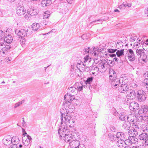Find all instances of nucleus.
<instances>
[{
	"instance_id": "nucleus-34",
	"label": "nucleus",
	"mask_w": 148,
	"mask_h": 148,
	"mask_svg": "<svg viewBox=\"0 0 148 148\" xmlns=\"http://www.w3.org/2000/svg\"><path fill=\"white\" fill-rule=\"evenodd\" d=\"M144 50L142 49H137L136 50V53L137 55L140 56L143 53Z\"/></svg>"
},
{
	"instance_id": "nucleus-35",
	"label": "nucleus",
	"mask_w": 148,
	"mask_h": 148,
	"mask_svg": "<svg viewBox=\"0 0 148 148\" xmlns=\"http://www.w3.org/2000/svg\"><path fill=\"white\" fill-rule=\"evenodd\" d=\"M141 128L143 132H148V130L147 125L145 124H143L141 126Z\"/></svg>"
},
{
	"instance_id": "nucleus-30",
	"label": "nucleus",
	"mask_w": 148,
	"mask_h": 148,
	"mask_svg": "<svg viewBox=\"0 0 148 148\" xmlns=\"http://www.w3.org/2000/svg\"><path fill=\"white\" fill-rule=\"evenodd\" d=\"M140 57L142 60L144 62H146L147 61V56L145 53L144 51Z\"/></svg>"
},
{
	"instance_id": "nucleus-37",
	"label": "nucleus",
	"mask_w": 148,
	"mask_h": 148,
	"mask_svg": "<svg viewBox=\"0 0 148 148\" xmlns=\"http://www.w3.org/2000/svg\"><path fill=\"white\" fill-rule=\"evenodd\" d=\"M90 34H85L82 35L81 36V38L84 40L88 39L90 37Z\"/></svg>"
},
{
	"instance_id": "nucleus-8",
	"label": "nucleus",
	"mask_w": 148,
	"mask_h": 148,
	"mask_svg": "<svg viewBox=\"0 0 148 148\" xmlns=\"http://www.w3.org/2000/svg\"><path fill=\"white\" fill-rule=\"evenodd\" d=\"M127 52H128L127 57L129 60L131 62L134 61L136 59V57L133 50L130 49L127 51Z\"/></svg>"
},
{
	"instance_id": "nucleus-29",
	"label": "nucleus",
	"mask_w": 148,
	"mask_h": 148,
	"mask_svg": "<svg viewBox=\"0 0 148 148\" xmlns=\"http://www.w3.org/2000/svg\"><path fill=\"white\" fill-rule=\"evenodd\" d=\"M108 136L109 139L112 141L116 140V138H117V137L116 136V135H115L113 134H109Z\"/></svg>"
},
{
	"instance_id": "nucleus-59",
	"label": "nucleus",
	"mask_w": 148,
	"mask_h": 148,
	"mask_svg": "<svg viewBox=\"0 0 148 148\" xmlns=\"http://www.w3.org/2000/svg\"><path fill=\"white\" fill-rule=\"evenodd\" d=\"M82 65H83V66H82V69H89V68L88 67H86L85 68V66L84 65V64L82 63Z\"/></svg>"
},
{
	"instance_id": "nucleus-63",
	"label": "nucleus",
	"mask_w": 148,
	"mask_h": 148,
	"mask_svg": "<svg viewBox=\"0 0 148 148\" xmlns=\"http://www.w3.org/2000/svg\"><path fill=\"white\" fill-rule=\"evenodd\" d=\"M118 146L119 147H123V144H121V143H116Z\"/></svg>"
},
{
	"instance_id": "nucleus-1",
	"label": "nucleus",
	"mask_w": 148,
	"mask_h": 148,
	"mask_svg": "<svg viewBox=\"0 0 148 148\" xmlns=\"http://www.w3.org/2000/svg\"><path fill=\"white\" fill-rule=\"evenodd\" d=\"M28 31L27 28L23 29L21 30L16 29L15 30V34L19 36L18 40H20V43L21 45L25 44L26 40L24 37L29 36Z\"/></svg>"
},
{
	"instance_id": "nucleus-49",
	"label": "nucleus",
	"mask_w": 148,
	"mask_h": 148,
	"mask_svg": "<svg viewBox=\"0 0 148 148\" xmlns=\"http://www.w3.org/2000/svg\"><path fill=\"white\" fill-rule=\"evenodd\" d=\"M108 65L110 66H112L114 64V61L109 60L108 61Z\"/></svg>"
},
{
	"instance_id": "nucleus-7",
	"label": "nucleus",
	"mask_w": 148,
	"mask_h": 148,
	"mask_svg": "<svg viewBox=\"0 0 148 148\" xmlns=\"http://www.w3.org/2000/svg\"><path fill=\"white\" fill-rule=\"evenodd\" d=\"M108 65H109L108 63L106 60H103L102 62L99 65L100 71L102 72H104L106 69Z\"/></svg>"
},
{
	"instance_id": "nucleus-20",
	"label": "nucleus",
	"mask_w": 148,
	"mask_h": 148,
	"mask_svg": "<svg viewBox=\"0 0 148 148\" xmlns=\"http://www.w3.org/2000/svg\"><path fill=\"white\" fill-rule=\"evenodd\" d=\"M121 84L120 87L119 89L121 90V92H124L125 91H127L128 90L129 87L128 86H127V84Z\"/></svg>"
},
{
	"instance_id": "nucleus-39",
	"label": "nucleus",
	"mask_w": 148,
	"mask_h": 148,
	"mask_svg": "<svg viewBox=\"0 0 148 148\" xmlns=\"http://www.w3.org/2000/svg\"><path fill=\"white\" fill-rule=\"evenodd\" d=\"M133 118L131 115H129L127 116V122H134V119Z\"/></svg>"
},
{
	"instance_id": "nucleus-22",
	"label": "nucleus",
	"mask_w": 148,
	"mask_h": 148,
	"mask_svg": "<svg viewBox=\"0 0 148 148\" xmlns=\"http://www.w3.org/2000/svg\"><path fill=\"white\" fill-rule=\"evenodd\" d=\"M130 123L126 121L124 123L122 126V127L126 130H129L130 129Z\"/></svg>"
},
{
	"instance_id": "nucleus-50",
	"label": "nucleus",
	"mask_w": 148,
	"mask_h": 148,
	"mask_svg": "<svg viewBox=\"0 0 148 148\" xmlns=\"http://www.w3.org/2000/svg\"><path fill=\"white\" fill-rule=\"evenodd\" d=\"M27 138L25 140L27 142L28 141V142H30L31 143H32V138L31 137V136L29 135H27Z\"/></svg>"
},
{
	"instance_id": "nucleus-10",
	"label": "nucleus",
	"mask_w": 148,
	"mask_h": 148,
	"mask_svg": "<svg viewBox=\"0 0 148 148\" xmlns=\"http://www.w3.org/2000/svg\"><path fill=\"white\" fill-rule=\"evenodd\" d=\"M26 10L23 6H17L16 8V14L19 16L23 15L26 13Z\"/></svg>"
},
{
	"instance_id": "nucleus-46",
	"label": "nucleus",
	"mask_w": 148,
	"mask_h": 148,
	"mask_svg": "<svg viewBox=\"0 0 148 148\" xmlns=\"http://www.w3.org/2000/svg\"><path fill=\"white\" fill-rule=\"evenodd\" d=\"M102 60H101V59H98L97 58H95L94 62L96 64H98V65H99V64L102 62Z\"/></svg>"
},
{
	"instance_id": "nucleus-38",
	"label": "nucleus",
	"mask_w": 148,
	"mask_h": 148,
	"mask_svg": "<svg viewBox=\"0 0 148 148\" xmlns=\"http://www.w3.org/2000/svg\"><path fill=\"white\" fill-rule=\"evenodd\" d=\"M130 136L126 140H124V143L126 145H131V138H130Z\"/></svg>"
},
{
	"instance_id": "nucleus-18",
	"label": "nucleus",
	"mask_w": 148,
	"mask_h": 148,
	"mask_svg": "<svg viewBox=\"0 0 148 148\" xmlns=\"http://www.w3.org/2000/svg\"><path fill=\"white\" fill-rule=\"evenodd\" d=\"M5 44L9 45L12 42L13 40V38L10 35H6L5 34V36L3 38Z\"/></svg>"
},
{
	"instance_id": "nucleus-43",
	"label": "nucleus",
	"mask_w": 148,
	"mask_h": 148,
	"mask_svg": "<svg viewBox=\"0 0 148 148\" xmlns=\"http://www.w3.org/2000/svg\"><path fill=\"white\" fill-rule=\"evenodd\" d=\"M91 70H95L96 71H98L100 70L99 67V65H98V66L97 67L96 66L94 65L91 68Z\"/></svg>"
},
{
	"instance_id": "nucleus-45",
	"label": "nucleus",
	"mask_w": 148,
	"mask_h": 148,
	"mask_svg": "<svg viewBox=\"0 0 148 148\" xmlns=\"http://www.w3.org/2000/svg\"><path fill=\"white\" fill-rule=\"evenodd\" d=\"M25 101L24 100H23L19 102L16 104H15L14 106V108H16L18 107L19 106L21 105L23 103H24Z\"/></svg>"
},
{
	"instance_id": "nucleus-6",
	"label": "nucleus",
	"mask_w": 148,
	"mask_h": 148,
	"mask_svg": "<svg viewBox=\"0 0 148 148\" xmlns=\"http://www.w3.org/2000/svg\"><path fill=\"white\" fill-rule=\"evenodd\" d=\"M140 140H143V143L146 146H148V133L147 132H142L138 137Z\"/></svg>"
},
{
	"instance_id": "nucleus-25",
	"label": "nucleus",
	"mask_w": 148,
	"mask_h": 148,
	"mask_svg": "<svg viewBox=\"0 0 148 148\" xmlns=\"http://www.w3.org/2000/svg\"><path fill=\"white\" fill-rule=\"evenodd\" d=\"M12 143L13 145H16L18 144L19 143V140L18 137L17 136H14L12 138Z\"/></svg>"
},
{
	"instance_id": "nucleus-2",
	"label": "nucleus",
	"mask_w": 148,
	"mask_h": 148,
	"mask_svg": "<svg viewBox=\"0 0 148 148\" xmlns=\"http://www.w3.org/2000/svg\"><path fill=\"white\" fill-rule=\"evenodd\" d=\"M109 76L110 79L111 81V82L117 83L119 81V83H126V82H125L124 78L122 77L120 78V79H117L116 77V72L112 69H110L109 71Z\"/></svg>"
},
{
	"instance_id": "nucleus-19",
	"label": "nucleus",
	"mask_w": 148,
	"mask_h": 148,
	"mask_svg": "<svg viewBox=\"0 0 148 148\" xmlns=\"http://www.w3.org/2000/svg\"><path fill=\"white\" fill-rule=\"evenodd\" d=\"M140 114L147 113L148 115V107L147 106H143L138 112Z\"/></svg>"
},
{
	"instance_id": "nucleus-60",
	"label": "nucleus",
	"mask_w": 148,
	"mask_h": 148,
	"mask_svg": "<svg viewBox=\"0 0 148 148\" xmlns=\"http://www.w3.org/2000/svg\"><path fill=\"white\" fill-rule=\"evenodd\" d=\"M78 148H85V147L84 145L83 144L80 145L78 147H77Z\"/></svg>"
},
{
	"instance_id": "nucleus-24",
	"label": "nucleus",
	"mask_w": 148,
	"mask_h": 148,
	"mask_svg": "<svg viewBox=\"0 0 148 148\" xmlns=\"http://www.w3.org/2000/svg\"><path fill=\"white\" fill-rule=\"evenodd\" d=\"M101 49H99V48L97 47H94L92 51L93 53L94 54V56H100V53L101 52L100 51Z\"/></svg>"
},
{
	"instance_id": "nucleus-53",
	"label": "nucleus",
	"mask_w": 148,
	"mask_h": 148,
	"mask_svg": "<svg viewBox=\"0 0 148 148\" xmlns=\"http://www.w3.org/2000/svg\"><path fill=\"white\" fill-rule=\"evenodd\" d=\"M104 20V19L103 18L99 19L97 20H96L92 22H91L90 23L92 24V23H95L96 22H99L100 21H103Z\"/></svg>"
},
{
	"instance_id": "nucleus-12",
	"label": "nucleus",
	"mask_w": 148,
	"mask_h": 148,
	"mask_svg": "<svg viewBox=\"0 0 148 148\" xmlns=\"http://www.w3.org/2000/svg\"><path fill=\"white\" fill-rule=\"evenodd\" d=\"M3 143L6 145H10L12 142V138L9 135H8L4 137L2 140Z\"/></svg>"
},
{
	"instance_id": "nucleus-11",
	"label": "nucleus",
	"mask_w": 148,
	"mask_h": 148,
	"mask_svg": "<svg viewBox=\"0 0 148 148\" xmlns=\"http://www.w3.org/2000/svg\"><path fill=\"white\" fill-rule=\"evenodd\" d=\"M127 97H128V99H133L136 97V93L134 90L130 89L126 92Z\"/></svg>"
},
{
	"instance_id": "nucleus-56",
	"label": "nucleus",
	"mask_w": 148,
	"mask_h": 148,
	"mask_svg": "<svg viewBox=\"0 0 148 148\" xmlns=\"http://www.w3.org/2000/svg\"><path fill=\"white\" fill-rule=\"evenodd\" d=\"M124 140H120L117 141L116 143H121L123 144L124 143Z\"/></svg>"
},
{
	"instance_id": "nucleus-31",
	"label": "nucleus",
	"mask_w": 148,
	"mask_h": 148,
	"mask_svg": "<svg viewBox=\"0 0 148 148\" xmlns=\"http://www.w3.org/2000/svg\"><path fill=\"white\" fill-rule=\"evenodd\" d=\"M71 102H65L63 104V105L66 107L68 109H71Z\"/></svg>"
},
{
	"instance_id": "nucleus-48",
	"label": "nucleus",
	"mask_w": 148,
	"mask_h": 148,
	"mask_svg": "<svg viewBox=\"0 0 148 148\" xmlns=\"http://www.w3.org/2000/svg\"><path fill=\"white\" fill-rule=\"evenodd\" d=\"M5 36L4 32L1 30H0V40L3 39Z\"/></svg>"
},
{
	"instance_id": "nucleus-28",
	"label": "nucleus",
	"mask_w": 148,
	"mask_h": 148,
	"mask_svg": "<svg viewBox=\"0 0 148 148\" xmlns=\"http://www.w3.org/2000/svg\"><path fill=\"white\" fill-rule=\"evenodd\" d=\"M130 138H131V145L132 144H137L138 143V139L134 136H130Z\"/></svg>"
},
{
	"instance_id": "nucleus-58",
	"label": "nucleus",
	"mask_w": 148,
	"mask_h": 148,
	"mask_svg": "<svg viewBox=\"0 0 148 148\" xmlns=\"http://www.w3.org/2000/svg\"><path fill=\"white\" fill-rule=\"evenodd\" d=\"M9 148H18L17 145H11Z\"/></svg>"
},
{
	"instance_id": "nucleus-52",
	"label": "nucleus",
	"mask_w": 148,
	"mask_h": 148,
	"mask_svg": "<svg viewBox=\"0 0 148 148\" xmlns=\"http://www.w3.org/2000/svg\"><path fill=\"white\" fill-rule=\"evenodd\" d=\"M83 50L85 52V53L89 54V51L90 50V47H88L87 48H84Z\"/></svg>"
},
{
	"instance_id": "nucleus-32",
	"label": "nucleus",
	"mask_w": 148,
	"mask_h": 148,
	"mask_svg": "<svg viewBox=\"0 0 148 148\" xmlns=\"http://www.w3.org/2000/svg\"><path fill=\"white\" fill-rule=\"evenodd\" d=\"M124 49H122L121 50H117L116 54L118 57H120L124 55Z\"/></svg>"
},
{
	"instance_id": "nucleus-62",
	"label": "nucleus",
	"mask_w": 148,
	"mask_h": 148,
	"mask_svg": "<svg viewBox=\"0 0 148 148\" xmlns=\"http://www.w3.org/2000/svg\"><path fill=\"white\" fill-rule=\"evenodd\" d=\"M67 2L69 4H71L72 3L74 0H66Z\"/></svg>"
},
{
	"instance_id": "nucleus-26",
	"label": "nucleus",
	"mask_w": 148,
	"mask_h": 148,
	"mask_svg": "<svg viewBox=\"0 0 148 148\" xmlns=\"http://www.w3.org/2000/svg\"><path fill=\"white\" fill-rule=\"evenodd\" d=\"M40 25L39 23H34L32 25V29L34 31H37L40 27Z\"/></svg>"
},
{
	"instance_id": "nucleus-16",
	"label": "nucleus",
	"mask_w": 148,
	"mask_h": 148,
	"mask_svg": "<svg viewBox=\"0 0 148 148\" xmlns=\"http://www.w3.org/2000/svg\"><path fill=\"white\" fill-rule=\"evenodd\" d=\"M74 95H71L67 93L64 96V100L65 102H71L72 101L75 99Z\"/></svg>"
},
{
	"instance_id": "nucleus-3",
	"label": "nucleus",
	"mask_w": 148,
	"mask_h": 148,
	"mask_svg": "<svg viewBox=\"0 0 148 148\" xmlns=\"http://www.w3.org/2000/svg\"><path fill=\"white\" fill-rule=\"evenodd\" d=\"M62 124L63 123L62 122L61 124ZM67 126V124L65 123L64 127L63 125L62 126V125L60 127L58 131V133L60 135V137H63L66 135L71 134L70 133V132Z\"/></svg>"
},
{
	"instance_id": "nucleus-21",
	"label": "nucleus",
	"mask_w": 148,
	"mask_h": 148,
	"mask_svg": "<svg viewBox=\"0 0 148 148\" xmlns=\"http://www.w3.org/2000/svg\"><path fill=\"white\" fill-rule=\"evenodd\" d=\"M116 136L119 140H124L125 139V136L124 134L122 132H118L116 134Z\"/></svg>"
},
{
	"instance_id": "nucleus-9",
	"label": "nucleus",
	"mask_w": 148,
	"mask_h": 148,
	"mask_svg": "<svg viewBox=\"0 0 148 148\" xmlns=\"http://www.w3.org/2000/svg\"><path fill=\"white\" fill-rule=\"evenodd\" d=\"M63 139L66 142L69 143V144L73 140H75L76 138L74 135H72V134H69L67 135L64 136V137H63Z\"/></svg>"
},
{
	"instance_id": "nucleus-54",
	"label": "nucleus",
	"mask_w": 148,
	"mask_h": 148,
	"mask_svg": "<svg viewBox=\"0 0 148 148\" xmlns=\"http://www.w3.org/2000/svg\"><path fill=\"white\" fill-rule=\"evenodd\" d=\"M69 111L68 109L66 107L64 106L63 108V110L62 111L60 112V113L62 114V112H65V113H66V111Z\"/></svg>"
},
{
	"instance_id": "nucleus-15",
	"label": "nucleus",
	"mask_w": 148,
	"mask_h": 148,
	"mask_svg": "<svg viewBox=\"0 0 148 148\" xmlns=\"http://www.w3.org/2000/svg\"><path fill=\"white\" fill-rule=\"evenodd\" d=\"M69 144L71 148H78L77 147L80 145V143L76 138V139L73 140Z\"/></svg>"
},
{
	"instance_id": "nucleus-5",
	"label": "nucleus",
	"mask_w": 148,
	"mask_h": 148,
	"mask_svg": "<svg viewBox=\"0 0 148 148\" xmlns=\"http://www.w3.org/2000/svg\"><path fill=\"white\" fill-rule=\"evenodd\" d=\"M136 97L139 101H144L146 98V93L142 90H138L137 92Z\"/></svg>"
},
{
	"instance_id": "nucleus-41",
	"label": "nucleus",
	"mask_w": 148,
	"mask_h": 148,
	"mask_svg": "<svg viewBox=\"0 0 148 148\" xmlns=\"http://www.w3.org/2000/svg\"><path fill=\"white\" fill-rule=\"evenodd\" d=\"M31 16H32L30 14H29V12H27V13L25 15L24 17L27 20H30L31 18Z\"/></svg>"
},
{
	"instance_id": "nucleus-40",
	"label": "nucleus",
	"mask_w": 148,
	"mask_h": 148,
	"mask_svg": "<svg viewBox=\"0 0 148 148\" xmlns=\"http://www.w3.org/2000/svg\"><path fill=\"white\" fill-rule=\"evenodd\" d=\"M93 77H88L85 81V83H91L92 82Z\"/></svg>"
},
{
	"instance_id": "nucleus-36",
	"label": "nucleus",
	"mask_w": 148,
	"mask_h": 148,
	"mask_svg": "<svg viewBox=\"0 0 148 148\" xmlns=\"http://www.w3.org/2000/svg\"><path fill=\"white\" fill-rule=\"evenodd\" d=\"M144 75L145 79L144 80L143 83H148V71L145 73Z\"/></svg>"
},
{
	"instance_id": "nucleus-17",
	"label": "nucleus",
	"mask_w": 148,
	"mask_h": 148,
	"mask_svg": "<svg viewBox=\"0 0 148 148\" xmlns=\"http://www.w3.org/2000/svg\"><path fill=\"white\" fill-rule=\"evenodd\" d=\"M5 47L3 48L1 51L3 54H7V53L10 50L11 48V46L10 44H4Z\"/></svg>"
},
{
	"instance_id": "nucleus-4",
	"label": "nucleus",
	"mask_w": 148,
	"mask_h": 148,
	"mask_svg": "<svg viewBox=\"0 0 148 148\" xmlns=\"http://www.w3.org/2000/svg\"><path fill=\"white\" fill-rule=\"evenodd\" d=\"M66 113L65 112H62L61 115L62 122H64V125L66 123L69 122L70 123L69 121L71 119L70 115L69 114V111H66Z\"/></svg>"
},
{
	"instance_id": "nucleus-51",
	"label": "nucleus",
	"mask_w": 148,
	"mask_h": 148,
	"mask_svg": "<svg viewBox=\"0 0 148 148\" xmlns=\"http://www.w3.org/2000/svg\"><path fill=\"white\" fill-rule=\"evenodd\" d=\"M137 37V36H136V35L134 34L133 35H131V40L132 42H134L136 40V38Z\"/></svg>"
},
{
	"instance_id": "nucleus-14",
	"label": "nucleus",
	"mask_w": 148,
	"mask_h": 148,
	"mask_svg": "<svg viewBox=\"0 0 148 148\" xmlns=\"http://www.w3.org/2000/svg\"><path fill=\"white\" fill-rule=\"evenodd\" d=\"M27 11L29 12V14H30L32 16L37 15L38 12V10L34 8V7L29 8Z\"/></svg>"
},
{
	"instance_id": "nucleus-13",
	"label": "nucleus",
	"mask_w": 148,
	"mask_h": 148,
	"mask_svg": "<svg viewBox=\"0 0 148 148\" xmlns=\"http://www.w3.org/2000/svg\"><path fill=\"white\" fill-rule=\"evenodd\" d=\"M130 109L132 110L136 111L139 108V104L135 101L131 102L129 106Z\"/></svg>"
},
{
	"instance_id": "nucleus-33",
	"label": "nucleus",
	"mask_w": 148,
	"mask_h": 148,
	"mask_svg": "<svg viewBox=\"0 0 148 148\" xmlns=\"http://www.w3.org/2000/svg\"><path fill=\"white\" fill-rule=\"evenodd\" d=\"M132 126L134 129L136 130L139 129L141 127L140 125L137 122L133 123Z\"/></svg>"
},
{
	"instance_id": "nucleus-27",
	"label": "nucleus",
	"mask_w": 148,
	"mask_h": 148,
	"mask_svg": "<svg viewBox=\"0 0 148 148\" xmlns=\"http://www.w3.org/2000/svg\"><path fill=\"white\" fill-rule=\"evenodd\" d=\"M127 116H126L123 113H121L119 114V119L122 121L127 120Z\"/></svg>"
},
{
	"instance_id": "nucleus-61",
	"label": "nucleus",
	"mask_w": 148,
	"mask_h": 148,
	"mask_svg": "<svg viewBox=\"0 0 148 148\" xmlns=\"http://www.w3.org/2000/svg\"><path fill=\"white\" fill-rule=\"evenodd\" d=\"M118 112L116 111L115 110H114V112H113V114L115 116L117 115L118 114Z\"/></svg>"
},
{
	"instance_id": "nucleus-55",
	"label": "nucleus",
	"mask_w": 148,
	"mask_h": 148,
	"mask_svg": "<svg viewBox=\"0 0 148 148\" xmlns=\"http://www.w3.org/2000/svg\"><path fill=\"white\" fill-rule=\"evenodd\" d=\"M110 129L111 131L114 132H115L116 130V129L115 128V127L113 126H110Z\"/></svg>"
},
{
	"instance_id": "nucleus-64",
	"label": "nucleus",
	"mask_w": 148,
	"mask_h": 148,
	"mask_svg": "<svg viewBox=\"0 0 148 148\" xmlns=\"http://www.w3.org/2000/svg\"><path fill=\"white\" fill-rule=\"evenodd\" d=\"M145 14H148V7L147 9H145ZM148 17V14L147 15Z\"/></svg>"
},
{
	"instance_id": "nucleus-57",
	"label": "nucleus",
	"mask_w": 148,
	"mask_h": 148,
	"mask_svg": "<svg viewBox=\"0 0 148 148\" xmlns=\"http://www.w3.org/2000/svg\"><path fill=\"white\" fill-rule=\"evenodd\" d=\"M133 132H134V135L135 136H136L138 135V132L136 131V130L134 129L133 130Z\"/></svg>"
},
{
	"instance_id": "nucleus-44",
	"label": "nucleus",
	"mask_w": 148,
	"mask_h": 148,
	"mask_svg": "<svg viewBox=\"0 0 148 148\" xmlns=\"http://www.w3.org/2000/svg\"><path fill=\"white\" fill-rule=\"evenodd\" d=\"M84 59V62L85 63H88V62H90V58L88 56H87L86 57H85Z\"/></svg>"
},
{
	"instance_id": "nucleus-23",
	"label": "nucleus",
	"mask_w": 148,
	"mask_h": 148,
	"mask_svg": "<svg viewBox=\"0 0 148 148\" xmlns=\"http://www.w3.org/2000/svg\"><path fill=\"white\" fill-rule=\"evenodd\" d=\"M82 86H79V87L78 86V90L80 91L83 89V86H84V88L86 87L87 88L89 89L90 90H91L92 88V85H91V84H86V85H84L83 84H81Z\"/></svg>"
},
{
	"instance_id": "nucleus-42",
	"label": "nucleus",
	"mask_w": 148,
	"mask_h": 148,
	"mask_svg": "<svg viewBox=\"0 0 148 148\" xmlns=\"http://www.w3.org/2000/svg\"><path fill=\"white\" fill-rule=\"evenodd\" d=\"M48 12L46 11L43 14V18L44 19L47 18L49 17L50 14L48 13Z\"/></svg>"
},
{
	"instance_id": "nucleus-47",
	"label": "nucleus",
	"mask_w": 148,
	"mask_h": 148,
	"mask_svg": "<svg viewBox=\"0 0 148 148\" xmlns=\"http://www.w3.org/2000/svg\"><path fill=\"white\" fill-rule=\"evenodd\" d=\"M107 50L108 52L111 53H114L117 50L116 49H108Z\"/></svg>"
}]
</instances>
